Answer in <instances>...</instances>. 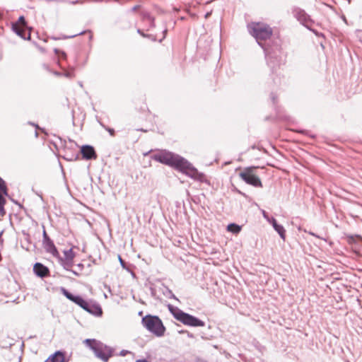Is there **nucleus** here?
<instances>
[{
    "label": "nucleus",
    "mask_w": 362,
    "mask_h": 362,
    "mask_svg": "<svg viewBox=\"0 0 362 362\" xmlns=\"http://www.w3.org/2000/svg\"><path fill=\"white\" fill-rule=\"evenodd\" d=\"M159 163L173 167L192 179L202 181L204 175L199 173L187 160L168 151H161L152 156Z\"/></svg>",
    "instance_id": "f257e3e1"
},
{
    "label": "nucleus",
    "mask_w": 362,
    "mask_h": 362,
    "mask_svg": "<svg viewBox=\"0 0 362 362\" xmlns=\"http://www.w3.org/2000/svg\"><path fill=\"white\" fill-rule=\"evenodd\" d=\"M249 33L256 39L258 44L263 47L262 41L269 39L272 35V28L263 23L252 22L247 25Z\"/></svg>",
    "instance_id": "f03ea898"
},
{
    "label": "nucleus",
    "mask_w": 362,
    "mask_h": 362,
    "mask_svg": "<svg viewBox=\"0 0 362 362\" xmlns=\"http://www.w3.org/2000/svg\"><path fill=\"white\" fill-rule=\"evenodd\" d=\"M168 309L176 320L185 325L191 327H204L205 325L204 321L188 313H184L177 307L169 305Z\"/></svg>",
    "instance_id": "7ed1b4c3"
},
{
    "label": "nucleus",
    "mask_w": 362,
    "mask_h": 362,
    "mask_svg": "<svg viewBox=\"0 0 362 362\" xmlns=\"http://www.w3.org/2000/svg\"><path fill=\"white\" fill-rule=\"evenodd\" d=\"M61 292L62 294L66 296L69 300L74 302V303L79 305L83 310L88 311L90 313H93L95 315L100 316L102 315V309L98 305H91L85 300H83L81 297L78 296H74L70 292H69L66 288L62 287Z\"/></svg>",
    "instance_id": "20e7f679"
},
{
    "label": "nucleus",
    "mask_w": 362,
    "mask_h": 362,
    "mask_svg": "<svg viewBox=\"0 0 362 362\" xmlns=\"http://www.w3.org/2000/svg\"><path fill=\"white\" fill-rule=\"evenodd\" d=\"M84 344L93 351L98 358L104 362H107L112 356L111 349L95 339H85Z\"/></svg>",
    "instance_id": "39448f33"
},
{
    "label": "nucleus",
    "mask_w": 362,
    "mask_h": 362,
    "mask_svg": "<svg viewBox=\"0 0 362 362\" xmlns=\"http://www.w3.org/2000/svg\"><path fill=\"white\" fill-rule=\"evenodd\" d=\"M143 326L157 337L163 336L165 328L160 319L157 316L146 315L141 320Z\"/></svg>",
    "instance_id": "423d86ee"
},
{
    "label": "nucleus",
    "mask_w": 362,
    "mask_h": 362,
    "mask_svg": "<svg viewBox=\"0 0 362 362\" xmlns=\"http://www.w3.org/2000/svg\"><path fill=\"white\" fill-rule=\"evenodd\" d=\"M12 29L18 36L23 39L29 40L30 38L31 28L28 27L23 16H20L18 21L13 23Z\"/></svg>",
    "instance_id": "0eeeda50"
},
{
    "label": "nucleus",
    "mask_w": 362,
    "mask_h": 362,
    "mask_svg": "<svg viewBox=\"0 0 362 362\" xmlns=\"http://www.w3.org/2000/svg\"><path fill=\"white\" fill-rule=\"evenodd\" d=\"M255 168V167L245 168L240 173V177L249 185L254 187H262V182L260 179L253 173V170Z\"/></svg>",
    "instance_id": "6e6552de"
},
{
    "label": "nucleus",
    "mask_w": 362,
    "mask_h": 362,
    "mask_svg": "<svg viewBox=\"0 0 362 362\" xmlns=\"http://www.w3.org/2000/svg\"><path fill=\"white\" fill-rule=\"evenodd\" d=\"M293 14L294 17L302 24L308 26L310 21V17L307 15L305 11L300 8H294L293 9Z\"/></svg>",
    "instance_id": "1a4fd4ad"
},
{
    "label": "nucleus",
    "mask_w": 362,
    "mask_h": 362,
    "mask_svg": "<svg viewBox=\"0 0 362 362\" xmlns=\"http://www.w3.org/2000/svg\"><path fill=\"white\" fill-rule=\"evenodd\" d=\"M81 152L83 157L87 160L95 159L96 158V153L93 147L90 146H83L81 148Z\"/></svg>",
    "instance_id": "9d476101"
},
{
    "label": "nucleus",
    "mask_w": 362,
    "mask_h": 362,
    "mask_svg": "<svg viewBox=\"0 0 362 362\" xmlns=\"http://www.w3.org/2000/svg\"><path fill=\"white\" fill-rule=\"evenodd\" d=\"M43 245L44 248L47 252L52 254L54 257L59 256V252L53 242L50 239H47L45 241H43Z\"/></svg>",
    "instance_id": "9b49d317"
},
{
    "label": "nucleus",
    "mask_w": 362,
    "mask_h": 362,
    "mask_svg": "<svg viewBox=\"0 0 362 362\" xmlns=\"http://www.w3.org/2000/svg\"><path fill=\"white\" fill-rule=\"evenodd\" d=\"M33 270L35 274L40 277H45L47 276L49 273L47 267L40 263H36L34 265Z\"/></svg>",
    "instance_id": "f8f14e48"
},
{
    "label": "nucleus",
    "mask_w": 362,
    "mask_h": 362,
    "mask_svg": "<svg viewBox=\"0 0 362 362\" xmlns=\"http://www.w3.org/2000/svg\"><path fill=\"white\" fill-rule=\"evenodd\" d=\"M47 362H66L64 353L60 351H56L49 357Z\"/></svg>",
    "instance_id": "ddd939ff"
},
{
    "label": "nucleus",
    "mask_w": 362,
    "mask_h": 362,
    "mask_svg": "<svg viewBox=\"0 0 362 362\" xmlns=\"http://www.w3.org/2000/svg\"><path fill=\"white\" fill-rule=\"evenodd\" d=\"M64 254L65 256V259H66L68 262L69 265L71 266L73 259L75 257V253L73 252V250L71 248L69 250H65Z\"/></svg>",
    "instance_id": "4468645a"
},
{
    "label": "nucleus",
    "mask_w": 362,
    "mask_h": 362,
    "mask_svg": "<svg viewBox=\"0 0 362 362\" xmlns=\"http://www.w3.org/2000/svg\"><path fill=\"white\" fill-rule=\"evenodd\" d=\"M229 232L237 234L241 230V227L235 223H230L227 226Z\"/></svg>",
    "instance_id": "2eb2a0df"
},
{
    "label": "nucleus",
    "mask_w": 362,
    "mask_h": 362,
    "mask_svg": "<svg viewBox=\"0 0 362 362\" xmlns=\"http://www.w3.org/2000/svg\"><path fill=\"white\" fill-rule=\"evenodd\" d=\"M0 190L3 192V194L4 195H6V196L8 195L6 183H5L4 180L1 177H0Z\"/></svg>",
    "instance_id": "dca6fc26"
},
{
    "label": "nucleus",
    "mask_w": 362,
    "mask_h": 362,
    "mask_svg": "<svg viewBox=\"0 0 362 362\" xmlns=\"http://www.w3.org/2000/svg\"><path fill=\"white\" fill-rule=\"evenodd\" d=\"M275 230L279 233L283 240H285V229L283 226L279 225V227L275 229Z\"/></svg>",
    "instance_id": "f3484780"
},
{
    "label": "nucleus",
    "mask_w": 362,
    "mask_h": 362,
    "mask_svg": "<svg viewBox=\"0 0 362 362\" xmlns=\"http://www.w3.org/2000/svg\"><path fill=\"white\" fill-rule=\"evenodd\" d=\"M54 52L58 56L59 58L66 59V54L64 51H62L59 49H54Z\"/></svg>",
    "instance_id": "a211bd4d"
},
{
    "label": "nucleus",
    "mask_w": 362,
    "mask_h": 362,
    "mask_svg": "<svg viewBox=\"0 0 362 362\" xmlns=\"http://www.w3.org/2000/svg\"><path fill=\"white\" fill-rule=\"evenodd\" d=\"M262 214L263 217L267 220L269 221L271 217L269 216L268 214L264 211L262 210Z\"/></svg>",
    "instance_id": "6ab92c4d"
},
{
    "label": "nucleus",
    "mask_w": 362,
    "mask_h": 362,
    "mask_svg": "<svg viewBox=\"0 0 362 362\" xmlns=\"http://www.w3.org/2000/svg\"><path fill=\"white\" fill-rule=\"evenodd\" d=\"M279 224L277 223L276 221V220H273V228L275 230L277 227H279Z\"/></svg>",
    "instance_id": "aec40b11"
},
{
    "label": "nucleus",
    "mask_w": 362,
    "mask_h": 362,
    "mask_svg": "<svg viewBox=\"0 0 362 362\" xmlns=\"http://www.w3.org/2000/svg\"><path fill=\"white\" fill-rule=\"evenodd\" d=\"M63 265H64V267L67 269L71 267V266L69 265V263L66 261V259H65Z\"/></svg>",
    "instance_id": "412c9836"
},
{
    "label": "nucleus",
    "mask_w": 362,
    "mask_h": 362,
    "mask_svg": "<svg viewBox=\"0 0 362 362\" xmlns=\"http://www.w3.org/2000/svg\"><path fill=\"white\" fill-rule=\"evenodd\" d=\"M47 239H49V237L47 236L45 230H44V233H43V241H45L47 240Z\"/></svg>",
    "instance_id": "4be33fe9"
},
{
    "label": "nucleus",
    "mask_w": 362,
    "mask_h": 362,
    "mask_svg": "<svg viewBox=\"0 0 362 362\" xmlns=\"http://www.w3.org/2000/svg\"><path fill=\"white\" fill-rule=\"evenodd\" d=\"M106 129L110 132V135H112V136L114 135V133H115L114 129H110V128H107Z\"/></svg>",
    "instance_id": "5701e85b"
},
{
    "label": "nucleus",
    "mask_w": 362,
    "mask_h": 362,
    "mask_svg": "<svg viewBox=\"0 0 362 362\" xmlns=\"http://www.w3.org/2000/svg\"><path fill=\"white\" fill-rule=\"evenodd\" d=\"M129 353L128 351H126V350H122L121 352H120V355L122 356H126V354Z\"/></svg>",
    "instance_id": "b1692460"
},
{
    "label": "nucleus",
    "mask_w": 362,
    "mask_h": 362,
    "mask_svg": "<svg viewBox=\"0 0 362 362\" xmlns=\"http://www.w3.org/2000/svg\"><path fill=\"white\" fill-rule=\"evenodd\" d=\"M119 262L121 264V265L124 267V262L123 261V259H122V257L120 256H119Z\"/></svg>",
    "instance_id": "393cba45"
},
{
    "label": "nucleus",
    "mask_w": 362,
    "mask_h": 362,
    "mask_svg": "<svg viewBox=\"0 0 362 362\" xmlns=\"http://www.w3.org/2000/svg\"><path fill=\"white\" fill-rule=\"evenodd\" d=\"M273 220H276L274 218L272 217L269 218V221H267L269 223H271L272 225H273Z\"/></svg>",
    "instance_id": "a878e982"
},
{
    "label": "nucleus",
    "mask_w": 362,
    "mask_h": 362,
    "mask_svg": "<svg viewBox=\"0 0 362 362\" xmlns=\"http://www.w3.org/2000/svg\"><path fill=\"white\" fill-rule=\"evenodd\" d=\"M136 362H147L146 360H138Z\"/></svg>",
    "instance_id": "bb28decb"
},
{
    "label": "nucleus",
    "mask_w": 362,
    "mask_h": 362,
    "mask_svg": "<svg viewBox=\"0 0 362 362\" xmlns=\"http://www.w3.org/2000/svg\"><path fill=\"white\" fill-rule=\"evenodd\" d=\"M38 136L37 132L35 131V136L37 137Z\"/></svg>",
    "instance_id": "cd10ccee"
},
{
    "label": "nucleus",
    "mask_w": 362,
    "mask_h": 362,
    "mask_svg": "<svg viewBox=\"0 0 362 362\" xmlns=\"http://www.w3.org/2000/svg\"><path fill=\"white\" fill-rule=\"evenodd\" d=\"M2 234H3V231H1L0 232V238L1 237Z\"/></svg>",
    "instance_id": "c85d7f7f"
},
{
    "label": "nucleus",
    "mask_w": 362,
    "mask_h": 362,
    "mask_svg": "<svg viewBox=\"0 0 362 362\" xmlns=\"http://www.w3.org/2000/svg\"><path fill=\"white\" fill-rule=\"evenodd\" d=\"M66 76L67 77H69V76H70L69 74H66Z\"/></svg>",
    "instance_id": "c756f323"
},
{
    "label": "nucleus",
    "mask_w": 362,
    "mask_h": 362,
    "mask_svg": "<svg viewBox=\"0 0 362 362\" xmlns=\"http://www.w3.org/2000/svg\"><path fill=\"white\" fill-rule=\"evenodd\" d=\"M173 298L176 299L175 296L173 295Z\"/></svg>",
    "instance_id": "7c9ffc66"
}]
</instances>
